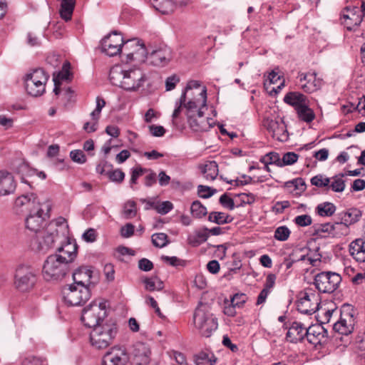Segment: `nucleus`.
Wrapping results in <instances>:
<instances>
[{
    "label": "nucleus",
    "mask_w": 365,
    "mask_h": 365,
    "mask_svg": "<svg viewBox=\"0 0 365 365\" xmlns=\"http://www.w3.org/2000/svg\"><path fill=\"white\" fill-rule=\"evenodd\" d=\"M63 300L69 306H81L91 297L90 288L71 284L63 290Z\"/></svg>",
    "instance_id": "nucleus-9"
},
{
    "label": "nucleus",
    "mask_w": 365,
    "mask_h": 365,
    "mask_svg": "<svg viewBox=\"0 0 365 365\" xmlns=\"http://www.w3.org/2000/svg\"><path fill=\"white\" fill-rule=\"evenodd\" d=\"M260 162L264 165L274 164L281 167V158L277 153L271 152L261 158Z\"/></svg>",
    "instance_id": "nucleus-41"
},
{
    "label": "nucleus",
    "mask_w": 365,
    "mask_h": 365,
    "mask_svg": "<svg viewBox=\"0 0 365 365\" xmlns=\"http://www.w3.org/2000/svg\"><path fill=\"white\" fill-rule=\"evenodd\" d=\"M22 365H45V361L41 358L31 356L23 360Z\"/></svg>",
    "instance_id": "nucleus-57"
},
{
    "label": "nucleus",
    "mask_w": 365,
    "mask_h": 365,
    "mask_svg": "<svg viewBox=\"0 0 365 365\" xmlns=\"http://www.w3.org/2000/svg\"><path fill=\"white\" fill-rule=\"evenodd\" d=\"M147 58L154 66H165L172 58V51L167 46L160 47L152 51Z\"/></svg>",
    "instance_id": "nucleus-23"
},
{
    "label": "nucleus",
    "mask_w": 365,
    "mask_h": 365,
    "mask_svg": "<svg viewBox=\"0 0 365 365\" xmlns=\"http://www.w3.org/2000/svg\"><path fill=\"white\" fill-rule=\"evenodd\" d=\"M319 304L318 296L314 292L309 293L306 289L299 294L297 309L301 313L311 315L318 309Z\"/></svg>",
    "instance_id": "nucleus-19"
},
{
    "label": "nucleus",
    "mask_w": 365,
    "mask_h": 365,
    "mask_svg": "<svg viewBox=\"0 0 365 365\" xmlns=\"http://www.w3.org/2000/svg\"><path fill=\"white\" fill-rule=\"evenodd\" d=\"M194 285L199 289H204L207 287V280L202 274H197L194 279Z\"/></svg>",
    "instance_id": "nucleus-55"
},
{
    "label": "nucleus",
    "mask_w": 365,
    "mask_h": 365,
    "mask_svg": "<svg viewBox=\"0 0 365 365\" xmlns=\"http://www.w3.org/2000/svg\"><path fill=\"white\" fill-rule=\"evenodd\" d=\"M327 331L320 324H307L306 336L308 341L314 345L320 344L326 338Z\"/></svg>",
    "instance_id": "nucleus-26"
},
{
    "label": "nucleus",
    "mask_w": 365,
    "mask_h": 365,
    "mask_svg": "<svg viewBox=\"0 0 365 365\" xmlns=\"http://www.w3.org/2000/svg\"><path fill=\"white\" fill-rule=\"evenodd\" d=\"M354 324L355 318L351 310L349 307H344L339 320L334 324L333 329L339 334L348 335L353 331Z\"/></svg>",
    "instance_id": "nucleus-15"
},
{
    "label": "nucleus",
    "mask_w": 365,
    "mask_h": 365,
    "mask_svg": "<svg viewBox=\"0 0 365 365\" xmlns=\"http://www.w3.org/2000/svg\"><path fill=\"white\" fill-rule=\"evenodd\" d=\"M70 157L71 160L77 163L83 164L86 162V156L81 150H74L71 151Z\"/></svg>",
    "instance_id": "nucleus-50"
},
{
    "label": "nucleus",
    "mask_w": 365,
    "mask_h": 365,
    "mask_svg": "<svg viewBox=\"0 0 365 365\" xmlns=\"http://www.w3.org/2000/svg\"><path fill=\"white\" fill-rule=\"evenodd\" d=\"M125 42L123 36L114 31L102 40L101 50L109 56H114L120 53L123 55V46Z\"/></svg>",
    "instance_id": "nucleus-13"
},
{
    "label": "nucleus",
    "mask_w": 365,
    "mask_h": 365,
    "mask_svg": "<svg viewBox=\"0 0 365 365\" xmlns=\"http://www.w3.org/2000/svg\"><path fill=\"white\" fill-rule=\"evenodd\" d=\"M299 155L294 152L286 153L281 158V167L293 165L297 161Z\"/></svg>",
    "instance_id": "nucleus-44"
},
{
    "label": "nucleus",
    "mask_w": 365,
    "mask_h": 365,
    "mask_svg": "<svg viewBox=\"0 0 365 365\" xmlns=\"http://www.w3.org/2000/svg\"><path fill=\"white\" fill-rule=\"evenodd\" d=\"M155 210L160 215H166L173 209V204L170 201H163L155 207Z\"/></svg>",
    "instance_id": "nucleus-49"
},
{
    "label": "nucleus",
    "mask_w": 365,
    "mask_h": 365,
    "mask_svg": "<svg viewBox=\"0 0 365 365\" xmlns=\"http://www.w3.org/2000/svg\"><path fill=\"white\" fill-rule=\"evenodd\" d=\"M143 283L145 289L149 292L160 291L163 289V282L157 276L145 278Z\"/></svg>",
    "instance_id": "nucleus-35"
},
{
    "label": "nucleus",
    "mask_w": 365,
    "mask_h": 365,
    "mask_svg": "<svg viewBox=\"0 0 365 365\" xmlns=\"http://www.w3.org/2000/svg\"><path fill=\"white\" fill-rule=\"evenodd\" d=\"M284 187L291 192H302L306 190L305 181L302 178H297L284 183Z\"/></svg>",
    "instance_id": "nucleus-37"
},
{
    "label": "nucleus",
    "mask_w": 365,
    "mask_h": 365,
    "mask_svg": "<svg viewBox=\"0 0 365 365\" xmlns=\"http://www.w3.org/2000/svg\"><path fill=\"white\" fill-rule=\"evenodd\" d=\"M148 57L146 48L138 39H130L125 42L123 46L122 58L126 63H142Z\"/></svg>",
    "instance_id": "nucleus-8"
},
{
    "label": "nucleus",
    "mask_w": 365,
    "mask_h": 365,
    "mask_svg": "<svg viewBox=\"0 0 365 365\" xmlns=\"http://www.w3.org/2000/svg\"><path fill=\"white\" fill-rule=\"evenodd\" d=\"M92 270L88 267H80L73 273V279L74 283L73 284L77 286H83L90 288L92 278Z\"/></svg>",
    "instance_id": "nucleus-27"
},
{
    "label": "nucleus",
    "mask_w": 365,
    "mask_h": 365,
    "mask_svg": "<svg viewBox=\"0 0 365 365\" xmlns=\"http://www.w3.org/2000/svg\"><path fill=\"white\" fill-rule=\"evenodd\" d=\"M194 324L202 336L209 337L217 329V321L212 314L197 309L193 317Z\"/></svg>",
    "instance_id": "nucleus-10"
},
{
    "label": "nucleus",
    "mask_w": 365,
    "mask_h": 365,
    "mask_svg": "<svg viewBox=\"0 0 365 365\" xmlns=\"http://www.w3.org/2000/svg\"><path fill=\"white\" fill-rule=\"evenodd\" d=\"M112 169V165L106 160H101L96 168V170L101 175H106L108 171Z\"/></svg>",
    "instance_id": "nucleus-53"
},
{
    "label": "nucleus",
    "mask_w": 365,
    "mask_h": 365,
    "mask_svg": "<svg viewBox=\"0 0 365 365\" xmlns=\"http://www.w3.org/2000/svg\"><path fill=\"white\" fill-rule=\"evenodd\" d=\"M341 222L346 227L358 222L361 217V212L356 208H351L339 214Z\"/></svg>",
    "instance_id": "nucleus-31"
},
{
    "label": "nucleus",
    "mask_w": 365,
    "mask_h": 365,
    "mask_svg": "<svg viewBox=\"0 0 365 365\" xmlns=\"http://www.w3.org/2000/svg\"><path fill=\"white\" fill-rule=\"evenodd\" d=\"M331 179L323 175H317L311 178L312 185L318 187H327L329 190V185Z\"/></svg>",
    "instance_id": "nucleus-43"
},
{
    "label": "nucleus",
    "mask_w": 365,
    "mask_h": 365,
    "mask_svg": "<svg viewBox=\"0 0 365 365\" xmlns=\"http://www.w3.org/2000/svg\"><path fill=\"white\" fill-rule=\"evenodd\" d=\"M138 267L142 271L149 272L153 268V264L150 260L143 258L138 262Z\"/></svg>",
    "instance_id": "nucleus-60"
},
{
    "label": "nucleus",
    "mask_w": 365,
    "mask_h": 365,
    "mask_svg": "<svg viewBox=\"0 0 365 365\" xmlns=\"http://www.w3.org/2000/svg\"><path fill=\"white\" fill-rule=\"evenodd\" d=\"M106 316V302L94 301L88 307L83 309L81 320L85 326L88 327H94L102 324Z\"/></svg>",
    "instance_id": "nucleus-7"
},
{
    "label": "nucleus",
    "mask_w": 365,
    "mask_h": 365,
    "mask_svg": "<svg viewBox=\"0 0 365 365\" xmlns=\"http://www.w3.org/2000/svg\"><path fill=\"white\" fill-rule=\"evenodd\" d=\"M208 220L212 222L222 225L230 222L232 218L225 212H212L209 215Z\"/></svg>",
    "instance_id": "nucleus-38"
},
{
    "label": "nucleus",
    "mask_w": 365,
    "mask_h": 365,
    "mask_svg": "<svg viewBox=\"0 0 365 365\" xmlns=\"http://www.w3.org/2000/svg\"><path fill=\"white\" fill-rule=\"evenodd\" d=\"M41 43V38L37 36L35 34L29 33L27 34V43L30 46H38Z\"/></svg>",
    "instance_id": "nucleus-64"
},
{
    "label": "nucleus",
    "mask_w": 365,
    "mask_h": 365,
    "mask_svg": "<svg viewBox=\"0 0 365 365\" xmlns=\"http://www.w3.org/2000/svg\"><path fill=\"white\" fill-rule=\"evenodd\" d=\"M297 116L299 120L311 123L315 118V114L312 108H309V104H304L296 110Z\"/></svg>",
    "instance_id": "nucleus-33"
},
{
    "label": "nucleus",
    "mask_w": 365,
    "mask_h": 365,
    "mask_svg": "<svg viewBox=\"0 0 365 365\" xmlns=\"http://www.w3.org/2000/svg\"><path fill=\"white\" fill-rule=\"evenodd\" d=\"M148 129L150 133L155 137H162L165 133V129L162 125H150Z\"/></svg>",
    "instance_id": "nucleus-54"
},
{
    "label": "nucleus",
    "mask_w": 365,
    "mask_h": 365,
    "mask_svg": "<svg viewBox=\"0 0 365 365\" xmlns=\"http://www.w3.org/2000/svg\"><path fill=\"white\" fill-rule=\"evenodd\" d=\"M129 354L132 365H148L150 362L151 349L146 343L137 342Z\"/></svg>",
    "instance_id": "nucleus-14"
},
{
    "label": "nucleus",
    "mask_w": 365,
    "mask_h": 365,
    "mask_svg": "<svg viewBox=\"0 0 365 365\" xmlns=\"http://www.w3.org/2000/svg\"><path fill=\"white\" fill-rule=\"evenodd\" d=\"M160 116V114L155 111L153 108H149L144 115V120L149 123L155 120H157Z\"/></svg>",
    "instance_id": "nucleus-62"
},
{
    "label": "nucleus",
    "mask_w": 365,
    "mask_h": 365,
    "mask_svg": "<svg viewBox=\"0 0 365 365\" xmlns=\"http://www.w3.org/2000/svg\"><path fill=\"white\" fill-rule=\"evenodd\" d=\"M341 281V276L332 272H322L314 277L316 288L323 293L334 292L338 288Z\"/></svg>",
    "instance_id": "nucleus-11"
},
{
    "label": "nucleus",
    "mask_w": 365,
    "mask_h": 365,
    "mask_svg": "<svg viewBox=\"0 0 365 365\" xmlns=\"http://www.w3.org/2000/svg\"><path fill=\"white\" fill-rule=\"evenodd\" d=\"M106 101L101 97L96 98V107L94 110L91 113V116L93 120L98 121L101 113L102 108L105 106Z\"/></svg>",
    "instance_id": "nucleus-47"
},
{
    "label": "nucleus",
    "mask_w": 365,
    "mask_h": 365,
    "mask_svg": "<svg viewBox=\"0 0 365 365\" xmlns=\"http://www.w3.org/2000/svg\"><path fill=\"white\" fill-rule=\"evenodd\" d=\"M196 91V96L189 98L185 105L189 128L195 133L208 131L215 123L213 118L204 115L207 107V89L205 86Z\"/></svg>",
    "instance_id": "nucleus-2"
},
{
    "label": "nucleus",
    "mask_w": 365,
    "mask_h": 365,
    "mask_svg": "<svg viewBox=\"0 0 365 365\" xmlns=\"http://www.w3.org/2000/svg\"><path fill=\"white\" fill-rule=\"evenodd\" d=\"M190 211L192 215L195 218H201L207 213V208L198 200L192 203Z\"/></svg>",
    "instance_id": "nucleus-40"
},
{
    "label": "nucleus",
    "mask_w": 365,
    "mask_h": 365,
    "mask_svg": "<svg viewBox=\"0 0 365 365\" xmlns=\"http://www.w3.org/2000/svg\"><path fill=\"white\" fill-rule=\"evenodd\" d=\"M180 82V77L176 75V74H173L169 77H168L166 79H165V90L167 91H172L173 90L177 83H178Z\"/></svg>",
    "instance_id": "nucleus-52"
},
{
    "label": "nucleus",
    "mask_w": 365,
    "mask_h": 365,
    "mask_svg": "<svg viewBox=\"0 0 365 365\" xmlns=\"http://www.w3.org/2000/svg\"><path fill=\"white\" fill-rule=\"evenodd\" d=\"M35 282L36 276L29 267H18L15 274V284L18 289L21 292L28 291L33 287Z\"/></svg>",
    "instance_id": "nucleus-17"
},
{
    "label": "nucleus",
    "mask_w": 365,
    "mask_h": 365,
    "mask_svg": "<svg viewBox=\"0 0 365 365\" xmlns=\"http://www.w3.org/2000/svg\"><path fill=\"white\" fill-rule=\"evenodd\" d=\"M110 82L128 91H137L148 81L146 73L140 68L129 66H115L109 74Z\"/></svg>",
    "instance_id": "nucleus-3"
},
{
    "label": "nucleus",
    "mask_w": 365,
    "mask_h": 365,
    "mask_svg": "<svg viewBox=\"0 0 365 365\" xmlns=\"http://www.w3.org/2000/svg\"><path fill=\"white\" fill-rule=\"evenodd\" d=\"M364 15V2H363L361 4V9L358 7H354L352 9L346 8L342 14V24L346 27L348 30H352L361 24L362 21V16Z\"/></svg>",
    "instance_id": "nucleus-20"
},
{
    "label": "nucleus",
    "mask_w": 365,
    "mask_h": 365,
    "mask_svg": "<svg viewBox=\"0 0 365 365\" xmlns=\"http://www.w3.org/2000/svg\"><path fill=\"white\" fill-rule=\"evenodd\" d=\"M350 255L358 262H365V240L359 238L349 245Z\"/></svg>",
    "instance_id": "nucleus-28"
},
{
    "label": "nucleus",
    "mask_w": 365,
    "mask_h": 365,
    "mask_svg": "<svg viewBox=\"0 0 365 365\" xmlns=\"http://www.w3.org/2000/svg\"><path fill=\"white\" fill-rule=\"evenodd\" d=\"M123 215L127 219L131 218L136 215V204L134 201H128L123 207Z\"/></svg>",
    "instance_id": "nucleus-45"
},
{
    "label": "nucleus",
    "mask_w": 365,
    "mask_h": 365,
    "mask_svg": "<svg viewBox=\"0 0 365 365\" xmlns=\"http://www.w3.org/2000/svg\"><path fill=\"white\" fill-rule=\"evenodd\" d=\"M218 165L215 161L206 163L202 169V173L207 180H214L218 175Z\"/></svg>",
    "instance_id": "nucleus-32"
},
{
    "label": "nucleus",
    "mask_w": 365,
    "mask_h": 365,
    "mask_svg": "<svg viewBox=\"0 0 365 365\" xmlns=\"http://www.w3.org/2000/svg\"><path fill=\"white\" fill-rule=\"evenodd\" d=\"M336 206L329 202L319 204L316 207V212L321 217H331L336 212Z\"/></svg>",
    "instance_id": "nucleus-36"
},
{
    "label": "nucleus",
    "mask_w": 365,
    "mask_h": 365,
    "mask_svg": "<svg viewBox=\"0 0 365 365\" xmlns=\"http://www.w3.org/2000/svg\"><path fill=\"white\" fill-rule=\"evenodd\" d=\"M290 235V230L286 226L277 227L274 232V238L279 241L287 240Z\"/></svg>",
    "instance_id": "nucleus-46"
},
{
    "label": "nucleus",
    "mask_w": 365,
    "mask_h": 365,
    "mask_svg": "<svg viewBox=\"0 0 365 365\" xmlns=\"http://www.w3.org/2000/svg\"><path fill=\"white\" fill-rule=\"evenodd\" d=\"M285 103L294 108L295 110L304 104H309V101L305 95L296 91L289 92L284 97Z\"/></svg>",
    "instance_id": "nucleus-30"
},
{
    "label": "nucleus",
    "mask_w": 365,
    "mask_h": 365,
    "mask_svg": "<svg viewBox=\"0 0 365 365\" xmlns=\"http://www.w3.org/2000/svg\"><path fill=\"white\" fill-rule=\"evenodd\" d=\"M130 354L124 346H114L103 356L102 365H127Z\"/></svg>",
    "instance_id": "nucleus-12"
},
{
    "label": "nucleus",
    "mask_w": 365,
    "mask_h": 365,
    "mask_svg": "<svg viewBox=\"0 0 365 365\" xmlns=\"http://www.w3.org/2000/svg\"><path fill=\"white\" fill-rule=\"evenodd\" d=\"M118 333V327L115 322L108 321L93 327L90 333V342L93 347L103 349L109 346Z\"/></svg>",
    "instance_id": "nucleus-4"
},
{
    "label": "nucleus",
    "mask_w": 365,
    "mask_h": 365,
    "mask_svg": "<svg viewBox=\"0 0 365 365\" xmlns=\"http://www.w3.org/2000/svg\"><path fill=\"white\" fill-rule=\"evenodd\" d=\"M263 125L272 134L273 138L279 141L287 140L288 135L282 120L266 118L264 120Z\"/></svg>",
    "instance_id": "nucleus-22"
},
{
    "label": "nucleus",
    "mask_w": 365,
    "mask_h": 365,
    "mask_svg": "<svg viewBox=\"0 0 365 365\" xmlns=\"http://www.w3.org/2000/svg\"><path fill=\"white\" fill-rule=\"evenodd\" d=\"M247 297L245 294H236L231 299V303L237 307H242L246 302Z\"/></svg>",
    "instance_id": "nucleus-59"
},
{
    "label": "nucleus",
    "mask_w": 365,
    "mask_h": 365,
    "mask_svg": "<svg viewBox=\"0 0 365 365\" xmlns=\"http://www.w3.org/2000/svg\"><path fill=\"white\" fill-rule=\"evenodd\" d=\"M307 324L301 322H293L286 334V339L291 343H297L306 336Z\"/></svg>",
    "instance_id": "nucleus-25"
},
{
    "label": "nucleus",
    "mask_w": 365,
    "mask_h": 365,
    "mask_svg": "<svg viewBox=\"0 0 365 365\" xmlns=\"http://www.w3.org/2000/svg\"><path fill=\"white\" fill-rule=\"evenodd\" d=\"M48 78V75L41 68H36L26 73L24 85L27 93L34 97L43 95Z\"/></svg>",
    "instance_id": "nucleus-5"
},
{
    "label": "nucleus",
    "mask_w": 365,
    "mask_h": 365,
    "mask_svg": "<svg viewBox=\"0 0 365 365\" xmlns=\"http://www.w3.org/2000/svg\"><path fill=\"white\" fill-rule=\"evenodd\" d=\"M339 225V222L335 224L324 223L321 225H317L314 227V232L320 236H323V234H327L329 235H334V230L335 227Z\"/></svg>",
    "instance_id": "nucleus-39"
},
{
    "label": "nucleus",
    "mask_w": 365,
    "mask_h": 365,
    "mask_svg": "<svg viewBox=\"0 0 365 365\" xmlns=\"http://www.w3.org/2000/svg\"><path fill=\"white\" fill-rule=\"evenodd\" d=\"M151 239L153 245L159 248L165 247L169 242L168 235L163 232L153 234Z\"/></svg>",
    "instance_id": "nucleus-42"
},
{
    "label": "nucleus",
    "mask_w": 365,
    "mask_h": 365,
    "mask_svg": "<svg viewBox=\"0 0 365 365\" xmlns=\"http://www.w3.org/2000/svg\"><path fill=\"white\" fill-rule=\"evenodd\" d=\"M58 240L59 235L56 225L50 224L44 232L41 240L39 242V249L46 251L53 247Z\"/></svg>",
    "instance_id": "nucleus-24"
},
{
    "label": "nucleus",
    "mask_w": 365,
    "mask_h": 365,
    "mask_svg": "<svg viewBox=\"0 0 365 365\" xmlns=\"http://www.w3.org/2000/svg\"><path fill=\"white\" fill-rule=\"evenodd\" d=\"M294 222L300 227L309 226L312 223V219L309 215H302L297 216Z\"/></svg>",
    "instance_id": "nucleus-51"
},
{
    "label": "nucleus",
    "mask_w": 365,
    "mask_h": 365,
    "mask_svg": "<svg viewBox=\"0 0 365 365\" xmlns=\"http://www.w3.org/2000/svg\"><path fill=\"white\" fill-rule=\"evenodd\" d=\"M220 204L229 210H233L235 207V203L232 198L228 197L226 194H224L220 197Z\"/></svg>",
    "instance_id": "nucleus-58"
},
{
    "label": "nucleus",
    "mask_w": 365,
    "mask_h": 365,
    "mask_svg": "<svg viewBox=\"0 0 365 365\" xmlns=\"http://www.w3.org/2000/svg\"><path fill=\"white\" fill-rule=\"evenodd\" d=\"M51 210V202L48 200L42 202L41 206L38 208L31 210L25 220L26 228L34 232L40 231L49 217Z\"/></svg>",
    "instance_id": "nucleus-6"
},
{
    "label": "nucleus",
    "mask_w": 365,
    "mask_h": 365,
    "mask_svg": "<svg viewBox=\"0 0 365 365\" xmlns=\"http://www.w3.org/2000/svg\"><path fill=\"white\" fill-rule=\"evenodd\" d=\"M42 202L36 194L29 192L16 197L14 207L16 212H29L31 210L41 206Z\"/></svg>",
    "instance_id": "nucleus-18"
},
{
    "label": "nucleus",
    "mask_w": 365,
    "mask_h": 365,
    "mask_svg": "<svg viewBox=\"0 0 365 365\" xmlns=\"http://www.w3.org/2000/svg\"><path fill=\"white\" fill-rule=\"evenodd\" d=\"M195 362L196 365H208L209 354L205 352H200L195 356Z\"/></svg>",
    "instance_id": "nucleus-61"
},
{
    "label": "nucleus",
    "mask_w": 365,
    "mask_h": 365,
    "mask_svg": "<svg viewBox=\"0 0 365 365\" xmlns=\"http://www.w3.org/2000/svg\"><path fill=\"white\" fill-rule=\"evenodd\" d=\"M345 174L340 173L339 175H336L332 178H330V183L329 185V189H331L333 192H342L346 187L345 181L344 180V177Z\"/></svg>",
    "instance_id": "nucleus-34"
},
{
    "label": "nucleus",
    "mask_w": 365,
    "mask_h": 365,
    "mask_svg": "<svg viewBox=\"0 0 365 365\" xmlns=\"http://www.w3.org/2000/svg\"><path fill=\"white\" fill-rule=\"evenodd\" d=\"M135 227L131 223H127L121 228L120 234L124 237H130L134 233Z\"/></svg>",
    "instance_id": "nucleus-63"
},
{
    "label": "nucleus",
    "mask_w": 365,
    "mask_h": 365,
    "mask_svg": "<svg viewBox=\"0 0 365 365\" xmlns=\"http://www.w3.org/2000/svg\"><path fill=\"white\" fill-rule=\"evenodd\" d=\"M297 78L301 83V88L307 93H313L322 86V80L317 76L315 72L299 73Z\"/></svg>",
    "instance_id": "nucleus-21"
},
{
    "label": "nucleus",
    "mask_w": 365,
    "mask_h": 365,
    "mask_svg": "<svg viewBox=\"0 0 365 365\" xmlns=\"http://www.w3.org/2000/svg\"><path fill=\"white\" fill-rule=\"evenodd\" d=\"M197 192L200 197L208 198L213 195L214 190H211L210 187L200 185L197 187Z\"/></svg>",
    "instance_id": "nucleus-56"
},
{
    "label": "nucleus",
    "mask_w": 365,
    "mask_h": 365,
    "mask_svg": "<svg viewBox=\"0 0 365 365\" xmlns=\"http://www.w3.org/2000/svg\"><path fill=\"white\" fill-rule=\"evenodd\" d=\"M107 176L113 182H121L124 180L125 173L120 169L113 170L110 169L108 173H107Z\"/></svg>",
    "instance_id": "nucleus-48"
},
{
    "label": "nucleus",
    "mask_w": 365,
    "mask_h": 365,
    "mask_svg": "<svg viewBox=\"0 0 365 365\" xmlns=\"http://www.w3.org/2000/svg\"><path fill=\"white\" fill-rule=\"evenodd\" d=\"M76 257V247L68 243L58 248V252L47 257L43 268L42 275L46 281H61L69 271V264Z\"/></svg>",
    "instance_id": "nucleus-1"
},
{
    "label": "nucleus",
    "mask_w": 365,
    "mask_h": 365,
    "mask_svg": "<svg viewBox=\"0 0 365 365\" xmlns=\"http://www.w3.org/2000/svg\"><path fill=\"white\" fill-rule=\"evenodd\" d=\"M16 182L12 175L0 172V195H9L14 192Z\"/></svg>",
    "instance_id": "nucleus-29"
},
{
    "label": "nucleus",
    "mask_w": 365,
    "mask_h": 365,
    "mask_svg": "<svg viewBox=\"0 0 365 365\" xmlns=\"http://www.w3.org/2000/svg\"><path fill=\"white\" fill-rule=\"evenodd\" d=\"M202 88V86H201L200 83L198 81L192 80L190 81L187 83L179 101L176 102V108H175L172 115L173 123L179 117L181 113L182 106L184 105V107L185 108V105L187 104V100L188 101L189 98L193 96H196V91H201L200 89Z\"/></svg>",
    "instance_id": "nucleus-16"
}]
</instances>
